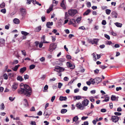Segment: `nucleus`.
Here are the masks:
<instances>
[{"label": "nucleus", "mask_w": 125, "mask_h": 125, "mask_svg": "<svg viewBox=\"0 0 125 125\" xmlns=\"http://www.w3.org/2000/svg\"><path fill=\"white\" fill-rule=\"evenodd\" d=\"M21 88L18 90L19 94H23L26 96L29 97L32 94L31 89L28 85L22 83L20 84Z\"/></svg>", "instance_id": "1"}, {"label": "nucleus", "mask_w": 125, "mask_h": 125, "mask_svg": "<svg viewBox=\"0 0 125 125\" xmlns=\"http://www.w3.org/2000/svg\"><path fill=\"white\" fill-rule=\"evenodd\" d=\"M68 12L69 15L73 16L77 13L78 12L76 10L71 9L68 10Z\"/></svg>", "instance_id": "2"}, {"label": "nucleus", "mask_w": 125, "mask_h": 125, "mask_svg": "<svg viewBox=\"0 0 125 125\" xmlns=\"http://www.w3.org/2000/svg\"><path fill=\"white\" fill-rule=\"evenodd\" d=\"M57 44L56 43H53L50 45V48L49 50L50 52H52L57 47Z\"/></svg>", "instance_id": "3"}, {"label": "nucleus", "mask_w": 125, "mask_h": 125, "mask_svg": "<svg viewBox=\"0 0 125 125\" xmlns=\"http://www.w3.org/2000/svg\"><path fill=\"white\" fill-rule=\"evenodd\" d=\"M76 106L79 109L81 110H82L84 109V106L80 102L77 103L76 105Z\"/></svg>", "instance_id": "4"}, {"label": "nucleus", "mask_w": 125, "mask_h": 125, "mask_svg": "<svg viewBox=\"0 0 125 125\" xmlns=\"http://www.w3.org/2000/svg\"><path fill=\"white\" fill-rule=\"evenodd\" d=\"M20 11L21 14V15L23 16L22 19L24 18V16L26 14V10L25 9L22 8L20 9Z\"/></svg>", "instance_id": "5"}, {"label": "nucleus", "mask_w": 125, "mask_h": 125, "mask_svg": "<svg viewBox=\"0 0 125 125\" xmlns=\"http://www.w3.org/2000/svg\"><path fill=\"white\" fill-rule=\"evenodd\" d=\"M111 120L113 122L116 123L118 121L119 117L117 116H112V117Z\"/></svg>", "instance_id": "6"}, {"label": "nucleus", "mask_w": 125, "mask_h": 125, "mask_svg": "<svg viewBox=\"0 0 125 125\" xmlns=\"http://www.w3.org/2000/svg\"><path fill=\"white\" fill-rule=\"evenodd\" d=\"M89 101L87 99L84 100L82 102V104L84 106H87L89 103Z\"/></svg>", "instance_id": "7"}, {"label": "nucleus", "mask_w": 125, "mask_h": 125, "mask_svg": "<svg viewBox=\"0 0 125 125\" xmlns=\"http://www.w3.org/2000/svg\"><path fill=\"white\" fill-rule=\"evenodd\" d=\"M94 80L95 83H98L102 82V79L101 78L97 77L94 78Z\"/></svg>", "instance_id": "8"}, {"label": "nucleus", "mask_w": 125, "mask_h": 125, "mask_svg": "<svg viewBox=\"0 0 125 125\" xmlns=\"http://www.w3.org/2000/svg\"><path fill=\"white\" fill-rule=\"evenodd\" d=\"M118 98L119 97L118 96L116 97L115 95H112L111 97V99L112 101H117L118 100Z\"/></svg>", "instance_id": "9"}, {"label": "nucleus", "mask_w": 125, "mask_h": 125, "mask_svg": "<svg viewBox=\"0 0 125 125\" xmlns=\"http://www.w3.org/2000/svg\"><path fill=\"white\" fill-rule=\"evenodd\" d=\"M53 23L52 22H50L49 21L48 22H47L46 24V26L48 28H51V26L53 25Z\"/></svg>", "instance_id": "10"}, {"label": "nucleus", "mask_w": 125, "mask_h": 125, "mask_svg": "<svg viewBox=\"0 0 125 125\" xmlns=\"http://www.w3.org/2000/svg\"><path fill=\"white\" fill-rule=\"evenodd\" d=\"M18 87V84L15 83H14L12 86V90L14 91Z\"/></svg>", "instance_id": "11"}, {"label": "nucleus", "mask_w": 125, "mask_h": 125, "mask_svg": "<svg viewBox=\"0 0 125 125\" xmlns=\"http://www.w3.org/2000/svg\"><path fill=\"white\" fill-rule=\"evenodd\" d=\"M111 15L112 17H115V18H117V14L115 11H113L111 13Z\"/></svg>", "instance_id": "12"}, {"label": "nucleus", "mask_w": 125, "mask_h": 125, "mask_svg": "<svg viewBox=\"0 0 125 125\" xmlns=\"http://www.w3.org/2000/svg\"><path fill=\"white\" fill-rule=\"evenodd\" d=\"M67 65L68 66H69L70 67H71V68L72 69H74L75 67V66L73 65H72L69 62H67Z\"/></svg>", "instance_id": "13"}, {"label": "nucleus", "mask_w": 125, "mask_h": 125, "mask_svg": "<svg viewBox=\"0 0 125 125\" xmlns=\"http://www.w3.org/2000/svg\"><path fill=\"white\" fill-rule=\"evenodd\" d=\"M73 98L74 99V101H76V100H79L81 99L82 98L81 96L78 95L74 96L73 97Z\"/></svg>", "instance_id": "14"}, {"label": "nucleus", "mask_w": 125, "mask_h": 125, "mask_svg": "<svg viewBox=\"0 0 125 125\" xmlns=\"http://www.w3.org/2000/svg\"><path fill=\"white\" fill-rule=\"evenodd\" d=\"M26 70V67H23L21 68L20 70V72L21 73H23Z\"/></svg>", "instance_id": "15"}, {"label": "nucleus", "mask_w": 125, "mask_h": 125, "mask_svg": "<svg viewBox=\"0 0 125 125\" xmlns=\"http://www.w3.org/2000/svg\"><path fill=\"white\" fill-rule=\"evenodd\" d=\"M14 22L16 24H19L20 23L19 20L17 18L14 19L13 20Z\"/></svg>", "instance_id": "16"}, {"label": "nucleus", "mask_w": 125, "mask_h": 125, "mask_svg": "<svg viewBox=\"0 0 125 125\" xmlns=\"http://www.w3.org/2000/svg\"><path fill=\"white\" fill-rule=\"evenodd\" d=\"M66 97L65 96L63 97L62 96H61L59 98V100L60 101H65L67 99Z\"/></svg>", "instance_id": "17"}, {"label": "nucleus", "mask_w": 125, "mask_h": 125, "mask_svg": "<svg viewBox=\"0 0 125 125\" xmlns=\"http://www.w3.org/2000/svg\"><path fill=\"white\" fill-rule=\"evenodd\" d=\"M98 39H94L92 40V44H97V43Z\"/></svg>", "instance_id": "18"}, {"label": "nucleus", "mask_w": 125, "mask_h": 125, "mask_svg": "<svg viewBox=\"0 0 125 125\" xmlns=\"http://www.w3.org/2000/svg\"><path fill=\"white\" fill-rule=\"evenodd\" d=\"M61 6L64 9H66V7L65 6L64 4V0H63L62 2L61 3Z\"/></svg>", "instance_id": "19"}, {"label": "nucleus", "mask_w": 125, "mask_h": 125, "mask_svg": "<svg viewBox=\"0 0 125 125\" xmlns=\"http://www.w3.org/2000/svg\"><path fill=\"white\" fill-rule=\"evenodd\" d=\"M91 12V10L90 9H88L84 13L83 15H87Z\"/></svg>", "instance_id": "20"}, {"label": "nucleus", "mask_w": 125, "mask_h": 125, "mask_svg": "<svg viewBox=\"0 0 125 125\" xmlns=\"http://www.w3.org/2000/svg\"><path fill=\"white\" fill-rule=\"evenodd\" d=\"M17 79L18 80L21 82L24 80V79L22 78V76H19L17 77Z\"/></svg>", "instance_id": "21"}, {"label": "nucleus", "mask_w": 125, "mask_h": 125, "mask_svg": "<svg viewBox=\"0 0 125 125\" xmlns=\"http://www.w3.org/2000/svg\"><path fill=\"white\" fill-rule=\"evenodd\" d=\"M41 30V27L40 26L36 28L35 30V31L36 32H39Z\"/></svg>", "instance_id": "22"}, {"label": "nucleus", "mask_w": 125, "mask_h": 125, "mask_svg": "<svg viewBox=\"0 0 125 125\" xmlns=\"http://www.w3.org/2000/svg\"><path fill=\"white\" fill-rule=\"evenodd\" d=\"M115 25L118 27H121L122 26V24L118 22H116L115 23Z\"/></svg>", "instance_id": "23"}, {"label": "nucleus", "mask_w": 125, "mask_h": 125, "mask_svg": "<svg viewBox=\"0 0 125 125\" xmlns=\"http://www.w3.org/2000/svg\"><path fill=\"white\" fill-rule=\"evenodd\" d=\"M52 5V6H50L49 9L47 10V13H49L52 10V7H53V5Z\"/></svg>", "instance_id": "24"}, {"label": "nucleus", "mask_w": 125, "mask_h": 125, "mask_svg": "<svg viewBox=\"0 0 125 125\" xmlns=\"http://www.w3.org/2000/svg\"><path fill=\"white\" fill-rule=\"evenodd\" d=\"M20 66V65H16L15 66V67L13 68L12 69L13 71H16L17 70L18 68Z\"/></svg>", "instance_id": "25"}, {"label": "nucleus", "mask_w": 125, "mask_h": 125, "mask_svg": "<svg viewBox=\"0 0 125 125\" xmlns=\"http://www.w3.org/2000/svg\"><path fill=\"white\" fill-rule=\"evenodd\" d=\"M69 14H68L67 12H66L65 13V19H68L69 18Z\"/></svg>", "instance_id": "26"}, {"label": "nucleus", "mask_w": 125, "mask_h": 125, "mask_svg": "<svg viewBox=\"0 0 125 125\" xmlns=\"http://www.w3.org/2000/svg\"><path fill=\"white\" fill-rule=\"evenodd\" d=\"M92 55L93 56V58L94 60V61H96L97 60V59L96 58V53H94L92 54Z\"/></svg>", "instance_id": "27"}, {"label": "nucleus", "mask_w": 125, "mask_h": 125, "mask_svg": "<svg viewBox=\"0 0 125 125\" xmlns=\"http://www.w3.org/2000/svg\"><path fill=\"white\" fill-rule=\"evenodd\" d=\"M21 33L24 35L26 36L29 34V33L26 31H22L21 32Z\"/></svg>", "instance_id": "28"}, {"label": "nucleus", "mask_w": 125, "mask_h": 125, "mask_svg": "<svg viewBox=\"0 0 125 125\" xmlns=\"http://www.w3.org/2000/svg\"><path fill=\"white\" fill-rule=\"evenodd\" d=\"M82 19L81 17H79L77 18L76 19V21L77 22V23H79L80 21H81Z\"/></svg>", "instance_id": "29"}, {"label": "nucleus", "mask_w": 125, "mask_h": 125, "mask_svg": "<svg viewBox=\"0 0 125 125\" xmlns=\"http://www.w3.org/2000/svg\"><path fill=\"white\" fill-rule=\"evenodd\" d=\"M67 111V110L65 109H62L61 110V113L62 114H64Z\"/></svg>", "instance_id": "30"}, {"label": "nucleus", "mask_w": 125, "mask_h": 125, "mask_svg": "<svg viewBox=\"0 0 125 125\" xmlns=\"http://www.w3.org/2000/svg\"><path fill=\"white\" fill-rule=\"evenodd\" d=\"M90 80L91 81V83L92 84H94L95 83V81L94 80V79H92V78H91L90 79Z\"/></svg>", "instance_id": "31"}, {"label": "nucleus", "mask_w": 125, "mask_h": 125, "mask_svg": "<svg viewBox=\"0 0 125 125\" xmlns=\"http://www.w3.org/2000/svg\"><path fill=\"white\" fill-rule=\"evenodd\" d=\"M78 119V118L77 116H75L73 118V121L76 122Z\"/></svg>", "instance_id": "32"}, {"label": "nucleus", "mask_w": 125, "mask_h": 125, "mask_svg": "<svg viewBox=\"0 0 125 125\" xmlns=\"http://www.w3.org/2000/svg\"><path fill=\"white\" fill-rule=\"evenodd\" d=\"M59 71H60V72L63 71L64 70V68L62 67L61 66H59Z\"/></svg>", "instance_id": "33"}, {"label": "nucleus", "mask_w": 125, "mask_h": 125, "mask_svg": "<svg viewBox=\"0 0 125 125\" xmlns=\"http://www.w3.org/2000/svg\"><path fill=\"white\" fill-rule=\"evenodd\" d=\"M65 61V59L64 58H61L59 59V62H63Z\"/></svg>", "instance_id": "34"}, {"label": "nucleus", "mask_w": 125, "mask_h": 125, "mask_svg": "<svg viewBox=\"0 0 125 125\" xmlns=\"http://www.w3.org/2000/svg\"><path fill=\"white\" fill-rule=\"evenodd\" d=\"M3 77L4 78V79L6 80H7L8 79V76L6 73H4L3 75Z\"/></svg>", "instance_id": "35"}, {"label": "nucleus", "mask_w": 125, "mask_h": 125, "mask_svg": "<svg viewBox=\"0 0 125 125\" xmlns=\"http://www.w3.org/2000/svg\"><path fill=\"white\" fill-rule=\"evenodd\" d=\"M59 66H57V67H55V69H54V71H56L59 73H60V71H59Z\"/></svg>", "instance_id": "36"}, {"label": "nucleus", "mask_w": 125, "mask_h": 125, "mask_svg": "<svg viewBox=\"0 0 125 125\" xmlns=\"http://www.w3.org/2000/svg\"><path fill=\"white\" fill-rule=\"evenodd\" d=\"M5 108V106L3 103H2L0 105V109L2 110H4Z\"/></svg>", "instance_id": "37"}, {"label": "nucleus", "mask_w": 125, "mask_h": 125, "mask_svg": "<svg viewBox=\"0 0 125 125\" xmlns=\"http://www.w3.org/2000/svg\"><path fill=\"white\" fill-rule=\"evenodd\" d=\"M75 80V79H72L71 80V81L70 82H69L68 83V85L69 86H70V85Z\"/></svg>", "instance_id": "38"}, {"label": "nucleus", "mask_w": 125, "mask_h": 125, "mask_svg": "<svg viewBox=\"0 0 125 125\" xmlns=\"http://www.w3.org/2000/svg\"><path fill=\"white\" fill-rule=\"evenodd\" d=\"M18 63V61L17 60H14L12 63V65H14V64Z\"/></svg>", "instance_id": "39"}, {"label": "nucleus", "mask_w": 125, "mask_h": 125, "mask_svg": "<svg viewBox=\"0 0 125 125\" xmlns=\"http://www.w3.org/2000/svg\"><path fill=\"white\" fill-rule=\"evenodd\" d=\"M5 41L4 39H1L0 40V44H4V43Z\"/></svg>", "instance_id": "40"}, {"label": "nucleus", "mask_w": 125, "mask_h": 125, "mask_svg": "<svg viewBox=\"0 0 125 125\" xmlns=\"http://www.w3.org/2000/svg\"><path fill=\"white\" fill-rule=\"evenodd\" d=\"M111 12V10L109 9H107L106 10V13L107 14L109 15Z\"/></svg>", "instance_id": "41"}, {"label": "nucleus", "mask_w": 125, "mask_h": 125, "mask_svg": "<svg viewBox=\"0 0 125 125\" xmlns=\"http://www.w3.org/2000/svg\"><path fill=\"white\" fill-rule=\"evenodd\" d=\"M35 65H31L30 66V70L34 68L35 67Z\"/></svg>", "instance_id": "42"}, {"label": "nucleus", "mask_w": 125, "mask_h": 125, "mask_svg": "<svg viewBox=\"0 0 125 125\" xmlns=\"http://www.w3.org/2000/svg\"><path fill=\"white\" fill-rule=\"evenodd\" d=\"M109 97H105V99L103 100V101L107 102L108 101L109 99Z\"/></svg>", "instance_id": "43"}, {"label": "nucleus", "mask_w": 125, "mask_h": 125, "mask_svg": "<svg viewBox=\"0 0 125 125\" xmlns=\"http://www.w3.org/2000/svg\"><path fill=\"white\" fill-rule=\"evenodd\" d=\"M0 12H2L3 13H5L6 12V9L5 8L2 9L1 10Z\"/></svg>", "instance_id": "44"}, {"label": "nucleus", "mask_w": 125, "mask_h": 125, "mask_svg": "<svg viewBox=\"0 0 125 125\" xmlns=\"http://www.w3.org/2000/svg\"><path fill=\"white\" fill-rule=\"evenodd\" d=\"M45 35H43L41 38V40L42 41V42H43L45 41Z\"/></svg>", "instance_id": "45"}, {"label": "nucleus", "mask_w": 125, "mask_h": 125, "mask_svg": "<svg viewBox=\"0 0 125 125\" xmlns=\"http://www.w3.org/2000/svg\"><path fill=\"white\" fill-rule=\"evenodd\" d=\"M62 85V84L61 83H58V88H60Z\"/></svg>", "instance_id": "46"}, {"label": "nucleus", "mask_w": 125, "mask_h": 125, "mask_svg": "<svg viewBox=\"0 0 125 125\" xmlns=\"http://www.w3.org/2000/svg\"><path fill=\"white\" fill-rule=\"evenodd\" d=\"M104 37L108 40H110V38L109 36L107 34H104Z\"/></svg>", "instance_id": "47"}, {"label": "nucleus", "mask_w": 125, "mask_h": 125, "mask_svg": "<svg viewBox=\"0 0 125 125\" xmlns=\"http://www.w3.org/2000/svg\"><path fill=\"white\" fill-rule=\"evenodd\" d=\"M5 3L4 2H3L0 5V7L1 8H3L5 6Z\"/></svg>", "instance_id": "48"}, {"label": "nucleus", "mask_w": 125, "mask_h": 125, "mask_svg": "<svg viewBox=\"0 0 125 125\" xmlns=\"http://www.w3.org/2000/svg\"><path fill=\"white\" fill-rule=\"evenodd\" d=\"M99 67L100 68H102L103 69H105L107 67L106 66H105L104 65H100Z\"/></svg>", "instance_id": "49"}, {"label": "nucleus", "mask_w": 125, "mask_h": 125, "mask_svg": "<svg viewBox=\"0 0 125 125\" xmlns=\"http://www.w3.org/2000/svg\"><path fill=\"white\" fill-rule=\"evenodd\" d=\"M22 54L24 55V56H25L26 55V53L25 50H22L21 51Z\"/></svg>", "instance_id": "50"}, {"label": "nucleus", "mask_w": 125, "mask_h": 125, "mask_svg": "<svg viewBox=\"0 0 125 125\" xmlns=\"http://www.w3.org/2000/svg\"><path fill=\"white\" fill-rule=\"evenodd\" d=\"M87 6L88 8L90 7L91 6V3L90 2H88L87 3Z\"/></svg>", "instance_id": "51"}, {"label": "nucleus", "mask_w": 125, "mask_h": 125, "mask_svg": "<svg viewBox=\"0 0 125 125\" xmlns=\"http://www.w3.org/2000/svg\"><path fill=\"white\" fill-rule=\"evenodd\" d=\"M41 20L42 22H44L46 20V18L45 16H42L41 17Z\"/></svg>", "instance_id": "52"}, {"label": "nucleus", "mask_w": 125, "mask_h": 125, "mask_svg": "<svg viewBox=\"0 0 125 125\" xmlns=\"http://www.w3.org/2000/svg\"><path fill=\"white\" fill-rule=\"evenodd\" d=\"M15 98V97H14L13 98H12V97H9V100L11 101H12L14 100Z\"/></svg>", "instance_id": "53"}, {"label": "nucleus", "mask_w": 125, "mask_h": 125, "mask_svg": "<svg viewBox=\"0 0 125 125\" xmlns=\"http://www.w3.org/2000/svg\"><path fill=\"white\" fill-rule=\"evenodd\" d=\"M114 114L116 115H121V113L118 112H115Z\"/></svg>", "instance_id": "54"}, {"label": "nucleus", "mask_w": 125, "mask_h": 125, "mask_svg": "<svg viewBox=\"0 0 125 125\" xmlns=\"http://www.w3.org/2000/svg\"><path fill=\"white\" fill-rule=\"evenodd\" d=\"M112 43V42L110 41H107L106 42V44L107 45H110Z\"/></svg>", "instance_id": "55"}, {"label": "nucleus", "mask_w": 125, "mask_h": 125, "mask_svg": "<svg viewBox=\"0 0 125 125\" xmlns=\"http://www.w3.org/2000/svg\"><path fill=\"white\" fill-rule=\"evenodd\" d=\"M29 77V76L27 74H26L24 75V78L25 80L28 79Z\"/></svg>", "instance_id": "56"}, {"label": "nucleus", "mask_w": 125, "mask_h": 125, "mask_svg": "<svg viewBox=\"0 0 125 125\" xmlns=\"http://www.w3.org/2000/svg\"><path fill=\"white\" fill-rule=\"evenodd\" d=\"M106 23V22L105 20H103L102 21V24L103 25H105Z\"/></svg>", "instance_id": "57"}, {"label": "nucleus", "mask_w": 125, "mask_h": 125, "mask_svg": "<svg viewBox=\"0 0 125 125\" xmlns=\"http://www.w3.org/2000/svg\"><path fill=\"white\" fill-rule=\"evenodd\" d=\"M88 89V87L87 86H84L83 88V89L84 91H86Z\"/></svg>", "instance_id": "58"}, {"label": "nucleus", "mask_w": 125, "mask_h": 125, "mask_svg": "<svg viewBox=\"0 0 125 125\" xmlns=\"http://www.w3.org/2000/svg\"><path fill=\"white\" fill-rule=\"evenodd\" d=\"M66 58L68 59H71V56L70 55H66Z\"/></svg>", "instance_id": "59"}, {"label": "nucleus", "mask_w": 125, "mask_h": 125, "mask_svg": "<svg viewBox=\"0 0 125 125\" xmlns=\"http://www.w3.org/2000/svg\"><path fill=\"white\" fill-rule=\"evenodd\" d=\"M106 110L104 108L102 109L101 110V111L102 112H105L106 111Z\"/></svg>", "instance_id": "60"}, {"label": "nucleus", "mask_w": 125, "mask_h": 125, "mask_svg": "<svg viewBox=\"0 0 125 125\" xmlns=\"http://www.w3.org/2000/svg\"><path fill=\"white\" fill-rule=\"evenodd\" d=\"M48 89V86L47 85H46L44 88V89L45 90H47Z\"/></svg>", "instance_id": "61"}, {"label": "nucleus", "mask_w": 125, "mask_h": 125, "mask_svg": "<svg viewBox=\"0 0 125 125\" xmlns=\"http://www.w3.org/2000/svg\"><path fill=\"white\" fill-rule=\"evenodd\" d=\"M35 110V108L34 106L32 107L30 110V111H34Z\"/></svg>", "instance_id": "62"}, {"label": "nucleus", "mask_w": 125, "mask_h": 125, "mask_svg": "<svg viewBox=\"0 0 125 125\" xmlns=\"http://www.w3.org/2000/svg\"><path fill=\"white\" fill-rule=\"evenodd\" d=\"M37 114L39 116L41 115L42 114V112L41 111H40Z\"/></svg>", "instance_id": "63"}, {"label": "nucleus", "mask_w": 125, "mask_h": 125, "mask_svg": "<svg viewBox=\"0 0 125 125\" xmlns=\"http://www.w3.org/2000/svg\"><path fill=\"white\" fill-rule=\"evenodd\" d=\"M40 60L41 62H43L45 60V58L44 57H42L41 58H40Z\"/></svg>", "instance_id": "64"}]
</instances>
